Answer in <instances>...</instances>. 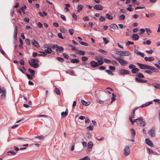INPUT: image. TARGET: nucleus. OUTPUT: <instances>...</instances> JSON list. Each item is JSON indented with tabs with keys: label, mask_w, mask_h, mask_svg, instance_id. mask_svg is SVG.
Masks as SVG:
<instances>
[{
	"label": "nucleus",
	"mask_w": 160,
	"mask_h": 160,
	"mask_svg": "<svg viewBox=\"0 0 160 160\" xmlns=\"http://www.w3.org/2000/svg\"><path fill=\"white\" fill-rule=\"evenodd\" d=\"M112 97L111 98L112 101L111 102V103H112L114 100H115V98L116 97V95L114 93H112Z\"/></svg>",
	"instance_id": "f704fd0d"
},
{
	"label": "nucleus",
	"mask_w": 160,
	"mask_h": 160,
	"mask_svg": "<svg viewBox=\"0 0 160 160\" xmlns=\"http://www.w3.org/2000/svg\"><path fill=\"white\" fill-rule=\"evenodd\" d=\"M106 17L107 19L110 20H112L113 19L112 16H110V15L108 13L106 14Z\"/></svg>",
	"instance_id": "ea45409f"
},
{
	"label": "nucleus",
	"mask_w": 160,
	"mask_h": 160,
	"mask_svg": "<svg viewBox=\"0 0 160 160\" xmlns=\"http://www.w3.org/2000/svg\"><path fill=\"white\" fill-rule=\"evenodd\" d=\"M139 37L136 34H133L132 35V38L133 40L136 41L138 40L139 38Z\"/></svg>",
	"instance_id": "2eb2a0df"
},
{
	"label": "nucleus",
	"mask_w": 160,
	"mask_h": 160,
	"mask_svg": "<svg viewBox=\"0 0 160 160\" xmlns=\"http://www.w3.org/2000/svg\"><path fill=\"white\" fill-rule=\"evenodd\" d=\"M135 80L139 82L145 83L147 82V81L145 80L142 79L137 77L135 78Z\"/></svg>",
	"instance_id": "9b49d317"
},
{
	"label": "nucleus",
	"mask_w": 160,
	"mask_h": 160,
	"mask_svg": "<svg viewBox=\"0 0 160 160\" xmlns=\"http://www.w3.org/2000/svg\"><path fill=\"white\" fill-rule=\"evenodd\" d=\"M144 59L146 61L151 62L154 60V58L152 57H146L144 58Z\"/></svg>",
	"instance_id": "dca6fc26"
},
{
	"label": "nucleus",
	"mask_w": 160,
	"mask_h": 160,
	"mask_svg": "<svg viewBox=\"0 0 160 160\" xmlns=\"http://www.w3.org/2000/svg\"><path fill=\"white\" fill-rule=\"evenodd\" d=\"M160 84H159V83H156V84H153V86H154V87L155 88H157V89H158V88L159 89Z\"/></svg>",
	"instance_id": "603ef678"
},
{
	"label": "nucleus",
	"mask_w": 160,
	"mask_h": 160,
	"mask_svg": "<svg viewBox=\"0 0 160 160\" xmlns=\"http://www.w3.org/2000/svg\"><path fill=\"white\" fill-rule=\"evenodd\" d=\"M68 110L67 109L66 110L65 112H62L61 113L62 117L64 118L68 114Z\"/></svg>",
	"instance_id": "6ab92c4d"
},
{
	"label": "nucleus",
	"mask_w": 160,
	"mask_h": 160,
	"mask_svg": "<svg viewBox=\"0 0 160 160\" xmlns=\"http://www.w3.org/2000/svg\"><path fill=\"white\" fill-rule=\"evenodd\" d=\"M131 133H132V138H134V137H135V135H136L135 131V130L133 128H132L131 129Z\"/></svg>",
	"instance_id": "b1692460"
},
{
	"label": "nucleus",
	"mask_w": 160,
	"mask_h": 160,
	"mask_svg": "<svg viewBox=\"0 0 160 160\" xmlns=\"http://www.w3.org/2000/svg\"><path fill=\"white\" fill-rule=\"evenodd\" d=\"M127 10L130 12H132L134 10L133 8H132L131 7H128L127 9Z\"/></svg>",
	"instance_id": "774afa93"
},
{
	"label": "nucleus",
	"mask_w": 160,
	"mask_h": 160,
	"mask_svg": "<svg viewBox=\"0 0 160 160\" xmlns=\"http://www.w3.org/2000/svg\"><path fill=\"white\" fill-rule=\"evenodd\" d=\"M18 33V29L16 26L15 27V29L14 32V38L15 41L17 40V35Z\"/></svg>",
	"instance_id": "f8f14e48"
},
{
	"label": "nucleus",
	"mask_w": 160,
	"mask_h": 160,
	"mask_svg": "<svg viewBox=\"0 0 160 160\" xmlns=\"http://www.w3.org/2000/svg\"><path fill=\"white\" fill-rule=\"evenodd\" d=\"M99 51L101 53L105 55H107L108 53V52L107 51H104L102 49H99Z\"/></svg>",
	"instance_id": "2f4dec72"
},
{
	"label": "nucleus",
	"mask_w": 160,
	"mask_h": 160,
	"mask_svg": "<svg viewBox=\"0 0 160 160\" xmlns=\"http://www.w3.org/2000/svg\"><path fill=\"white\" fill-rule=\"evenodd\" d=\"M117 54L120 56H129L131 55V53L128 51H119L117 52Z\"/></svg>",
	"instance_id": "20e7f679"
},
{
	"label": "nucleus",
	"mask_w": 160,
	"mask_h": 160,
	"mask_svg": "<svg viewBox=\"0 0 160 160\" xmlns=\"http://www.w3.org/2000/svg\"><path fill=\"white\" fill-rule=\"evenodd\" d=\"M147 149L148 150V153H149V154L152 153V154H156V152H155L153 151L151 149H150L149 148H147Z\"/></svg>",
	"instance_id": "c756f323"
},
{
	"label": "nucleus",
	"mask_w": 160,
	"mask_h": 160,
	"mask_svg": "<svg viewBox=\"0 0 160 160\" xmlns=\"http://www.w3.org/2000/svg\"><path fill=\"white\" fill-rule=\"evenodd\" d=\"M26 76H27L28 78L29 79H33V77L32 76L34 75H30L28 73H26Z\"/></svg>",
	"instance_id": "a19ab883"
},
{
	"label": "nucleus",
	"mask_w": 160,
	"mask_h": 160,
	"mask_svg": "<svg viewBox=\"0 0 160 160\" xmlns=\"http://www.w3.org/2000/svg\"><path fill=\"white\" fill-rule=\"evenodd\" d=\"M49 46L50 47H52V48L53 49H55L56 48H57V47H58V45L57 44L53 45L51 44L49 45Z\"/></svg>",
	"instance_id": "09e8293b"
},
{
	"label": "nucleus",
	"mask_w": 160,
	"mask_h": 160,
	"mask_svg": "<svg viewBox=\"0 0 160 160\" xmlns=\"http://www.w3.org/2000/svg\"><path fill=\"white\" fill-rule=\"evenodd\" d=\"M29 64L30 65L34 68H37L39 67V65L38 64V60L35 59H32L30 61H29Z\"/></svg>",
	"instance_id": "f257e3e1"
},
{
	"label": "nucleus",
	"mask_w": 160,
	"mask_h": 160,
	"mask_svg": "<svg viewBox=\"0 0 160 160\" xmlns=\"http://www.w3.org/2000/svg\"><path fill=\"white\" fill-rule=\"evenodd\" d=\"M130 151L129 147L128 146H126L123 150V154L125 156L128 155L130 153Z\"/></svg>",
	"instance_id": "0eeeda50"
},
{
	"label": "nucleus",
	"mask_w": 160,
	"mask_h": 160,
	"mask_svg": "<svg viewBox=\"0 0 160 160\" xmlns=\"http://www.w3.org/2000/svg\"><path fill=\"white\" fill-rule=\"evenodd\" d=\"M149 135L151 137H154L156 136V130L155 127L152 128L148 131Z\"/></svg>",
	"instance_id": "39448f33"
},
{
	"label": "nucleus",
	"mask_w": 160,
	"mask_h": 160,
	"mask_svg": "<svg viewBox=\"0 0 160 160\" xmlns=\"http://www.w3.org/2000/svg\"><path fill=\"white\" fill-rule=\"evenodd\" d=\"M90 159L88 156H85L83 158L79 159L78 160H90Z\"/></svg>",
	"instance_id": "a18cd8bd"
},
{
	"label": "nucleus",
	"mask_w": 160,
	"mask_h": 160,
	"mask_svg": "<svg viewBox=\"0 0 160 160\" xmlns=\"http://www.w3.org/2000/svg\"><path fill=\"white\" fill-rule=\"evenodd\" d=\"M145 29L147 32V34L148 35H149L152 32L150 28H146Z\"/></svg>",
	"instance_id": "473e14b6"
},
{
	"label": "nucleus",
	"mask_w": 160,
	"mask_h": 160,
	"mask_svg": "<svg viewBox=\"0 0 160 160\" xmlns=\"http://www.w3.org/2000/svg\"><path fill=\"white\" fill-rule=\"evenodd\" d=\"M99 20L100 22H103L105 20V18L103 16H102L99 18Z\"/></svg>",
	"instance_id": "6e6d98bb"
},
{
	"label": "nucleus",
	"mask_w": 160,
	"mask_h": 160,
	"mask_svg": "<svg viewBox=\"0 0 160 160\" xmlns=\"http://www.w3.org/2000/svg\"><path fill=\"white\" fill-rule=\"evenodd\" d=\"M135 122H136L139 125L144 126L145 125V122L143 121V119L141 117L134 120Z\"/></svg>",
	"instance_id": "7ed1b4c3"
},
{
	"label": "nucleus",
	"mask_w": 160,
	"mask_h": 160,
	"mask_svg": "<svg viewBox=\"0 0 160 160\" xmlns=\"http://www.w3.org/2000/svg\"><path fill=\"white\" fill-rule=\"evenodd\" d=\"M103 39L105 44H107L110 41L109 38H103Z\"/></svg>",
	"instance_id": "4be33fe9"
},
{
	"label": "nucleus",
	"mask_w": 160,
	"mask_h": 160,
	"mask_svg": "<svg viewBox=\"0 0 160 160\" xmlns=\"http://www.w3.org/2000/svg\"><path fill=\"white\" fill-rule=\"evenodd\" d=\"M136 76L138 77V78H144V76L141 73L139 72L136 75Z\"/></svg>",
	"instance_id": "bb28decb"
},
{
	"label": "nucleus",
	"mask_w": 160,
	"mask_h": 160,
	"mask_svg": "<svg viewBox=\"0 0 160 160\" xmlns=\"http://www.w3.org/2000/svg\"><path fill=\"white\" fill-rule=\"evenodd\" d=\"M93 146V144L92 142H88V148H91Z\"/></svg>",
	"instance_id": "72a5a7b5"
},
{
	"label": "nucleus",
	"mask_w": 160,
	"mask_h": 160,
	"mask_svg": "<svg viewBox=\"0 0 160 160\" xmlns=\"http://www.w3.org/2000/svg\"><path fill=\"white\" fill-rule=\"evenodd\" d=\"M27 7L25 5H24L23 6H22L21 8H20V9L23 11V12L24 13H25V12L24 11V10Z\"/></svg>",
	"instance_id": "8fccbe9b"
},
{
	"label": "nucleus",
	"mask_w": 160,
	"mask_h": 160,
	"mask_svg": "<svg viewBox=\"0 0 160 160\" xmlns=\"http://www.w3.org/2000/svg\"><path fill=\"white\" fill-rule=\"evenodd\" d=\"M105 72L109 75H113V73L109 70H105Z\"/></svg>",
	"instance_id": "3c124183"
},
{
	"label": "nucleus",
	"mask_w": 160,
	"mask_h": 160,
	"mask_svg": "<svg viewBox=\"0 0 160 160\" xmlns=\"http://www.w3.org/2000/svg\"><path fill=\"white\" fill-rule=\"evenodd\" d=\"M52 51V50L51 48H48L47 49L44 50V52L46 53H51Z\"/></svg>",
	"instance_id": "393cba45"
},
{
	"label": "nucleus",
	"mask_w": 160,
	"mask_h": 160,
	"mask_svg": "<svg viewBox=\"0 0 160 160\" xmlns=\"http://www.w3.org/2000/svg\"><path fill=\"white\" fill-rule=\"evenodd\" d=\"M128 67L130 69H133L136 67V66L133 64H130Z\"/></svg>",
	"instance_id": "864d4df0"
},
{
	"label": "nucleus",
	"mask_w": 160,
	"mask_h": 160,
	"mask_svg": "<svg viewBox=\"0 0 160 160\" xmlns=\"http://www.w3.org/2000/svg\"><path fill=\"white\" fill-rule=\"evenodd\" d=\"M94 9L98 10H101L103 8V7L100 4L96 5L94 6Z\"/></svg>",
	"instance_id": "1a4fd4ad"
},
{
	"label": "nucleus",
	"mask_w": 160,
	"mask_h": 160,
	"mask_svg": "<svg viewBox=\"0 0 160 160\" xmlns=\"http://www.w3.org/2000/svg\"><path fill=\"white\" fill-rule=\"evenodd\" d=\"M8 155H15L16 154V153L15 152H14L12 150H10L9 151H8Z\"/></svg>",
	"instance_id": "a878e982"
},
{
	"label": "nucleus",
	"mask_w": 160,
	"mask_h": 160,
	"mask_svg": "<svg viewBox=\"0 0 160 160\" xmlns=\"http://www.w3.org/2000/svg\"><path fill=\"white\" fill-rule=\"evenodd\" d=\"M25 42L27 43V44L28 45H29L30 44V40L28 39H26L25 40Z\"/></svg>",
	"instance_id": "bf43d9fd"
},
{
	"label": "nucleus",
	"mask_w": 160,
	"mask_h": 160,
	"mask_svg": "<svg viewBox=\"0 0 160 160\" xmlns=\"http://www.w3.org/2000/svg\"><path fill=\"white\" fill-rule=\"evenodd\" d=\"M79 42L81 44L84 45L85 46H87L88 45V44L87 43L85 42H84L82 41H80Z\"/></svg>",
	"instance_id": "13d9d810"
},
{
	"label": "nucleus",
	"mask_w": 160,
	"mask_h": 160,
	"mask_svg": "<svg viewBox=\"0 0 160 160\" xmlns=\"http://www.w3.org/2000/svg\"><path fill=\"white\" fill-rule=\"evenodd\" d=\"M72 17L74 18L75 21L77 20V16L75 14V13L73 12L72 14Z\"/></svg>",
	"instance_id": "4d7b16f0"
},
{
	"label": "nucleus",
	"mask_w": 160,
	"mask_h": 160,
	"mask_svg": "<svg viewBox=\"0 0 160 160\" xmlns=\"http://www.w3.org/2000/svg\"><path fill=\"white\" fill-rule=\"evenodd\" d=\"M79 62V60L77 59H73L71 61V62L72 63H78Z\"/></svg>",
	"instance_id": "5701e85b"
},
{
	"label": "nucleus",
	"mask_w": 160,
	"mask_h": 160,
	"mask_svg": "<svg viewBox=\"0 0 160 160\" xmlns=\"http://www.w3.org/2000/svg\"><path fill=\"white\" fill-rule=\"evenodd\" d=\"M134 43L133 42H132L131 41H128V42H126V45H129L130 44H133Z\"/></svg>",
	"instance_id": "680f3d73"
},
{
	"label": "nucleus",
	"mask_w": 160,
	"mask_h": 160,
	"mask_svg": "<svg viewBox=\"0 0 160 160\" xmlns=\"http://www.w3.org/2000/svg\"><path fill=\"white\" fill-rule=\"evenodd\" d=\"M78 10V12H80V11L82 10L83 8V6L82 5H79L77 7Z\"/></svg>",
	"instance_id": "e433bc0d"
},
{
	"label": "nucleus",
	"mask_w": 160,
	"mask_h": 160,
	"mask_svg": "<svg viewBox=\"0 0 160 160\" xmlns=\"http://www.w3.org/2000/svg\"><path fill=\"white\" fill-rule=\"evenodd\" d=\"M28 70L29 71L32 73V75H34L35 74V72L34 70L30 68H29Z\"/></svg>",
	"instance_id": "c03bdc74"
},
{
	"label": "nucleus",
	"mask_w": 160,
	"mask_h": 160,
	"mask_svg": "<svg viewBox=\"0 0 160 160\" xmlns=\"http://www.w3.org/2000/svg\"><path fill=\"white\" fill-rule=\"evenodd\" d=\"M134 113L133 112H132V115L130 117V121L132 123V124H133L134 122H135V121H134V120H132V118H133L134 117Z\"/></svg>",
	"instance_id": "412c9836"
},
{
	"label": "nucleus",
	"mask_w": 160,
	"mask_h": 160,
	"mask_svg": "<svg viewBox=\"0 0 160 160\" xmlns=\"http://www.w3.org/2000/svg\"><path fill=\"white\" fill-rule=\"evenodd\" d=\"M140 31H141V32H140L139 33V34H140V35H141V34L142 33H144V32H145V29L143 28H142V29H141L140 30Z\"/></svg>",
	"instance_id": "69168bd1"
},
{
	"label": "nucleus",
	"mask_w": 160,
	"mask_h": 160,
	"mask_svg": "<svg viewBox=\"0 0 160 160\" xmlns=\"http://www.w3.org/2000/svg\"><path fill=\"white\" fill-rule=\"evenodd\" d=\"M64 48L61 47H59L58 46V47H57V49H56V51L58 53H59L60 52H62L63 51Z\"/></svg>",
	"instance_id": "f3484780"
},
{
	"label": "nucleus",
	"mask_w": 160,
	"mask_h": 160,
	"mask_svg": "<svg viewBox=\"0 0 160 160\" xmlns=\"http://www.w3.org/2000/svg\"><path fill=\"white\" fill-rule=\"evenodd\" d=\"M130 72L129 71L123 69H121L118 72V74L119 75L124 76L126 74H129Z\"/></svg>",
	"instance_id": "423d86ee"
},
{
	"label": "nucleus",
	"mask_w": 160,
	"mask_h": 160,
	"mask_svg": "<svg viewBox=\"0 0 160 160\" xmlns=\"http://www.w3.org/2000/svg\"><path fill=\"white\" fill-rule=\"evenodd\" d=\"M148 69H149V70H151V71H153L154 69H155V68H153V67H151V66H149V65H148Z\"/></svg>",
	"instance_id": "052dcab7"
},
{
	"label": "nucleus",
	"mask_w": 160,
	"mask_h": 160,
	"mask_svg": "<svg viewBox=\"0 0 160 160\" xmlns=\"http://www.w3.org/2000/svg\"><path fill=\"white\" fill-rule=\"evenodd\" d=\"M88 59V58L86 56L82 57V60L83 62L87 61Z\"/></svg>",
	"instance_id": "de8ad7c7"
},
{
	"label": "nucleus",
	"mask_w": 160,
	"mask_h": 160,
	"mask_svg": "<svg viewBox=\"0 0 160 160\" xmlns=\"http://www.w3.org/2000/svg\"><path fill=\"white\" fill-rule=\"evenodd\" d=\"M110 63H111L112 65H115L116 66L118 64L117 62L115 61H111V62Z\"/></svg>",
	"instance_id": "0e129e2a"
},
{
	"label": "nucleus",
	"mask_w": 160,
	"mask_h": 160,
	"mask_svg": "<svg viewBox=\"0 0 160 160\" xmlns=\"http://www.w3.org/2000/svg\"><path fill=\"white\" fill-rule=\"evenodd\" d=\"M57 59L58 61L60 62L63 61L64 60L63 58H62L59 57H57Z\"/></svg>",
	"instance_id": "e2e57ef3"
},
{
	"label": "nucleus",
	"mask_w": 160,
	"mask_h": 160,
	"mask_svg": "<svg viewBox=\"0 0 160 160\" xmlns=\"http://www.w3.org/2000/svg\"><path fill=\"white\" fill-rule=\"evenodd\" d=\"M54 92L57 95H60V92L59 90L57 88H56L54 90Z\"/></svg>",
	"instance_id": "4c0bfd02"
},
{
	"label": "nucleus",
	"mask_w": 160,
	"mask_h": 160,
	"mask_svg": "<svg viewBox=\"0 0 160 160\" xmlns=\"http://www.w3.org/2000/svg\"><path fill=\"white\" fill-rule=\"evenodd\" d=\"M113 58L118 62L122 66H126L128 64L127 61L124 60L123 59L120 58H117L116 57L113 56Z\"/></svg>",
	"instance_id": "f03ea898"
},
{
	"label": "nucleus",
	"mask_w": 160,
	"mask_h": 160,
	"mask_svg": "<svg viewBox=\"0 0 160 160\" xmlns=\"http://www.w3.org/2000/svg\"><path fill=\"white\" fill-rule=\"evenodd\" d=\"M91 65L92 67L95 68L98 67V63L96 62L93 61H92L90 62Z\"/></svg>",
	"instance_id": "ddd939ff"
},
{
	"label": "nucleus",
	"mask_w": 160,
	"mask_h": 160,
	"mask_svg": "<svg viewBox=\"0 0 160 160\" xmlns=\"http://www.w3.org/2000/svg\"><path fill=\"white\" fill-rule=\"evenodd\" d=\"M40 52L43 54H38V56H45L47 54L44 52Z\"/></svg>",
	"instance_id": "58836bf2"
},
{
	"label": "nucleus",
	"mask_w": 160,
	"mask_h": 160,
	"mask_svg": "<svg viewBox=\"0 0 160 160\" xmlns=\"http://www.w3.org/2000/svg\"><path fill=\"white\" fill-rule=\"evenodd\" d=\"M93 128V126L92 125H90L87 127V129L88 130H92Z\"/></svg>",
	"instance_id": "79ce46f5"
},
{
	"label": "nucleus",
	"mask_w": 160,
	"mask_h": 160,
	"mask_svg": "<svg viewBox=\"0 0 160 160\" xmlns=\"http://www.w3.org/2000/svg\"><path fill=\"white\" fill-rule=\"evenodd\" d=\"M137 64L139 66L140 68L142 69H148V65L145 64H141L139 62L137 63Z\"/></svg>",
	"instance_id": "6e6552de"
},
{
	"label": "nucleus",
	"mask_w": 160,
	"mask_h": 160,
	"mask_svg": "<svg viewBox=\"0 0 160 160\" xmlns=\"http://www.w3.org/2000/svg\"><path fill=\"white\" fill-rule=\"evenodd\" d=\"M110 26L111 28L115 29H118V26L116 24H112L110 25Z\"/></svg>",
	"instance_id": "a211bd4d"
},
{
	"label": "nucleus",
	"mask_w": 160,
	"mask_h": 160,
	"mask_svg": "<svg viewBox=\"0 0 160 160\" xmlns=\"http://www.w3.org/2000/svg\"><path fill=\"white\" fill-rule=\"evenodd\" d=\"M145 142L148 145L151 147H152L153 146V143L149 138H146L145 139Z\"/></svg>",
	"instance_id": "9d476101"
},
{
	"label": "nucleus",
	"mask_w": 160,
	"mask_h": 160,
	"mask_svg": "<svg viewBox=\"0 0 160 160\" xmlns=\"http://www.w3.org/2000/svg\"><path fill=\"white\" fill-rule=\"evenodd\" d=\"M81 102L84 106H87L88 105V104H87V102L83 100H81Z\"/></svg>",
	"instance_id": "49530a36"
},
{
	"label": "nucleus",
	"mask_w": 160,
	"mask_h": 160,
	"mask_svg": "<svg viewBox=\"0 0 160 160\" xmlns=\"http://www.w3.org/2000/svg\"><path fill=\"white\" fill-rule=\"evenodd\" d=\"M39 14L42 17L46 16L47 15V13L44 11H43L42 13L41 12H39Z\"/></svg>",
	"instance_id": "cd10ccee"
},
{
	"label": "nucleus",
	"mask_w": 160,
	"mask_h": 160,
	"mask_svg": "<svg viewBox=\"0 0 160 160\" xmlns=\"http://www.w3.org/2000/svg\"><path fill=\"white\" fill-rule=\"evenodd\" d=\"M0 51L3 54L6 58H7L8 57L7 55L6 54V53L4 52V51L2 50L1 48H0Z\"/></svg>",
	"instance_id": "c9c22d12"
},
{
	"label": "nucleus",
	"mask_w": 160,
	"mask_h": 160,
	"mask_svg": "<svg viewBox=\"0 0 160 160\" xmlns=\"http://www.w3.org/2000/svg\"><path fill=\"white\" fill-rule=\"evenodd\" d=\"M97 63L98 67L99 66H100L102 65L103 63V62L102 60H98Z\"/></svg>",
	"instance_id": "37998d69"
},
{
	"label": "nucleus",
	"mask_w": 160,
	"mask_h": 160,
	"mask_svg": "<svg viewBox=\"0 0 160 160\" xmlns=\"http://www.w3.org/2000/svg\"><path fill=\"white\" fill-rule=\"evenodd\" d=\"M32 44L35 47L38 48L39 47V46L38 44V42L36 41L35 39H33L32 40Z\"/></svg>",
	"instance_id": "4468645a"
},
{
	"label": "nucleus",
	"mask_w": 160,
	"mask_h": 160,
	"mask_svg": "<svg viewBox=\"0 0 160 160\" xmlns=\"http://www.w3.org/2000/svg\"><path fill=\"white\" fill-rule=\"evenodd\" d=\"M139 71V69L138 68H135L131 70V72L132 73L135 74L137 73Z\"/></svg>",
	"instance_id": "aec40b11"
},
{
	"label": "nucleus",
	"mask_w": 160,
	"mask_h": 160,
	"mask_svg": "<svg viewBox=\"0 0 160 160\" xmlns=\"http://www.w3.org/2000/svg\"><path fill=\"white\" fill-rule=\"evenodd\" d=\"M109 68L110 70H112V71H114L115 70V67L114 66H109Z\"/></svg>",
	"instance_id": "5fc2aeb1"
},
{
	"label": "nucleus",
	"mask_w": 160,
	"mask_h": 160,
	"mask_svg": "<svg viewBox=\"0 0 160 160\" xmlns=\"http://www.w3.org/2000/svg\"><path fill=\"white\" fill-rule=\"evenodd\" d=\"M77 52L78 53L81 55H83L85 54V52L84 51L78 50Z\"/></svg>",
	"instance_id": "c85d7f7f"
},
{
	"label": "nucleus",
	"mask_w": 160,
	"mask_h": 160,
	"mask_svg": "<svg viewBox=\"0 0 160 160\" xmlns=\"http://www.w3.org/2000/svg\"><path fill=\"white\" fill-rule=\"evenodd\" d=\"M125 18V15L124 14H122L118 18L119 20L121 21L124 20Z\"/></svg>",
	"instance_id": "7c9ffc66"
},
{
	"label": "nucleus",
	"mask_w": 160,
	"mask_h": 160,
	"mask_svg": "<svg viewBox=\"0 0 160 160\" xmlns=\"http://www.w3.org/2000/svg\"><path fill=\"white\" fill-rule=\"evenodd\" d=\"M69 32L70 33V34L72 35H73V33L74 30H73L72 29H69Z\"/></svg>",
	"instance_id": "338daca9"
}]
</instances>
